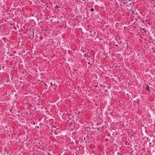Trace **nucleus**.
Wrapping results in <instances>:
<instances>
[{
  "label": "nucleus",
  "mask_w": 155,
  "mask_h": 155,
  "mask_svg": "<svg viewBox=\"0 0 155 155\" xmlns=\"http://www.w3.org/2000/svg\"><path fill=\"white\" fill-rule=\"evenodd\" d=\"M90 10L91 11H94V9L93 8H91L90 9Z\"/></svg>",
  "instance_id": "20e7f679"
},
{
  "label": "nucleus",
  "mask_w": 155,
  "mask_h": 155,
  "mask_svg": "<svg viewBox=\"0 0 155 155\" xmlns=\"http://www.w3.org/2000/svg\"><path fill=\"white\" fill-rule=\"evenodd\" d=\"M85 55H86V54L85 53L84 54V56H85Z\"/></svg>",
  "instance_id": "39448f33"
},
{
  "label": "nucleus",
  "mask_w": 155,
  "mask_h": 155,
  "mask_svg": "<svg viewBox=\"0 0 155 155\" xmlns=\"http://www.w3.org/2000/svg\"><path fill=\"white\" fill-rule=\"evenodd\" d=\"M51 130L52 132H54L55 134H56V130H58V129L57 128H55V127H54L51 128Z\"/></svg>",
  "instance_id": "f257e3e1"
},
{
  "label": "nucleus",
  "mask_w": 155,
  "mask_h": 155,
  "mask_svg": "<svg viewBox=\"0 0 155 155\" xmlns=\"http://www.w3.org/2000/svg\"><path fill=\"white\" fill-rule=\"evenodd\" d=\"M50 84L51 85V86L52 85V86H54V89H55V87H56L55 86V85H54L55 84H53V83L52 82H51V83H50Z\"/></svg>",
  "instance_id": "f03ea898"
},
{
  "label": "nucleus",
  "mask_w": 155,
  "mask_h": 155,
  "mask_svg": "<svg viewBox=\"0 0 155 155\" xmlns=\"http://www.w3.org/2000/svg\"><path fill=\"white\" fill-rule=\"evenodd\" d=\"M147 87H146V89L147 90H148V91H150V90L149 89V87L148 86L147 84Z\"/></svg>",
  "instance_id": "7ed1b4c3"
},
{
  "label": "nucleus",
  "mask_w": 155,
  "mask_h": 155,
  "mask_svg": "<svg viewBox=\"0 0 155 155\" xmlns=\"http://www.w3.org/2000/svg\"><path fill=\"white\" fill-rule=\"evenodd\" d=\"M154 7H155V5L154 6Z\"/></svg>",
  "instance_id": "0eeeda50"
},
{
  "label": "nucleus",
  "mask_w": 155,
  "mask_h": 155,
  "mask_svg": "<svg viewBox=\"0 0 155 155\" xmlns=\"http://www.w3.org/2000/svg\"><path fill=\"white\" fill-rule=\"evenodd\" d=\"M106 140L107 141V140H107V139H106Z\"/></svg>",
  "instance_id": "423d86ee"
}]
</instances>
